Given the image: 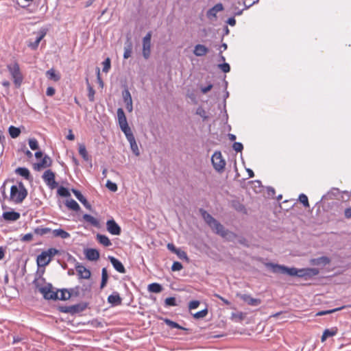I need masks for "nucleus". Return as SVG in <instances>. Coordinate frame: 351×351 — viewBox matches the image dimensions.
Segmentation results:
<instances>
[{
    "mask_svg": "<svg viewBox=\"0 0 351 351\" xmlns=\"http://www.w3.org/2000/svg\"><path fill=\"white\" fill-rule=\"evenodd\" d=\"M265 267L274 274H286L290 276L313 277L319 274V271L317 268L297 269L295 267H287L285 265L273 263H265Z\"/></svg>",
    "mask_w": 351,
    "mask_h": 351,
    "instance_id": "1",
    "label": "nucleus"
},
{
    "mask_svg": "<svg viewBox=\"0 0 351 351\" xmlns=\"http://www.w3.org/2000/svg\"><path fill=\"white\" fill-rule=\"evenodd\" d=\"M199 213H201L202 217L204 219L205 222L211 228L214 233L227 240H232L234 237V234L232 232L226 229V228L220 222H219L205 210L200 208Z\"/></svg>",
    "mask_w": 351,
    "mask_h": 351,
    "instance_id": "2",
    "label": "nucleus"
},
{
    "mask_svg": "<svg viewBox=\"0 0 351 351\" xmlns=\"http://www.w3.org/2000/svg\"><path fill=\"white\" fill-rule=\"evenodd\" d=\"M8 70L12 75L14 83L16 88H19L23 82V77L20 71L19 64L14 62L13 64L7 66Z\"/></svg>",
    "mask_w": 351,
    "mask_h": 351,
    "instance_id": "3",
    "label": "nucleus"
},
{
    "mask_svg": "<svg viewBox=\"0 0 351 351\" xmlns=\"http://www.w3.org/2000/svg\"><path fill=\"white\" fill-rule=\"evenodd\" d=\"M88 306L87 302H80L71 306H59L58 309L61 313H69L72 315L83 312Z\"/></svg>",
    "mask_w": 351,
    "mask_h": 351,
    "instance_id": "4",
    "label": "nucleus"
},
{
    "mask_svg": "<svg viewBox=\"0 0 351 351\" xmlns=\"http://www.w3.org/2000/svg\"><path fill=\"white\" fill-rule=\"evenodd\" d=\"M211 162L214 169L218 173H222L225 170L226 160L222 157L219 151H216L211 157Z\"/></svg>",
    "mask_w": 351,
    "mask_h": 351,
    "instance_id": "5",
    "label": "nucleus"
},
{
    "mask_svg": "<svg viewBox=\"0 0 351 351\" xmlns=\"http://www.w3.org/2000/svg\"><path fill=\"white\" fill-rule=\"evenodd\" d=\"M28 195L27 191H21L16 186L10 188V201L15 204H21Z\"/></svg>",
    "mask_w": 351,
    "mask_h": 351,
    "instance_id": "6",
    "label": "nucleus"
},
{
    "mask_svg": "<svg viewBox=\"0 0 351 351\" xmlns=\"http://www.w3.org/2000/svg\"><path fill=\"white\" fill-rule=\"evenodd\" d=\"M59 290L54 291L53 287L51 283H47L43 288L40 289V293L43 295V298L47 300H58Z\"/></svg>",
    "mask_w": 351,
    "mask_h": 351,
    "instance_id": "7",
    "label": "nucleus"
},
{
    "mask_svg": "<svg viewBox=\"0 0 351 351\" xmlns=\"http://www.w3.org/2000/svg\"><path fill=\"white\" fill-rule=\"evenodd\" d=\"M42 178L51 189H56L58 186V183L55 180V173L51 169L45 171Z\"/></svg>",
    "mask_w": 351,
    "mask_h": 351,
    "instance_id": "8",
    "label": "nucleus"
},
{
    "mask_svg": "<svg viewBox=\"0 0 351 351\" xmlns=\"http://www.w3.org/2000/svg\"><path fill=\"white\" fill-rule=\"evenodd\" d=\"M152 32H149L143 38V56L147 60L151 53Z\"/></svg>",
    "mask_w": 351,
    "mask_h": 351,
    "instance_id": "9",
    "label": "nucleus"
},
{
    "mask_svg": "<svg viewBox=\"0 0 351 351\" xmlns=\"http://www.w3.org/2000/svg\"><path fill=\"white\" fill-rule=\"evenodd\" d=\"M75 268L80 279H89L91 276L90 271L78 262H76Z\"/></svg>",
    "mask_w": 351,
    "mask_h": 351,
    "instance_id": "10",
    "label": "nucleus"
},
{
    "mask_svg": "<svg viewBox=\"0 0 351 351\" xmlns=\"http://www.w3.org/2000/svg\"><path fill=\"white\" fill-rule=\"evenodd\" d=\"M106 226L108 231L111 234L119 235L121 232V227L113 219L107 221Z\"/></svg>",
    "mask_w": 351,
    "mask_h": 351,
    "instance_id": "11",
    "label": "nucleus"
},
{
    "mask_svg": "<svg viewBox=\"0 0 351 351\" xmlns=\"http://www.w3.org/2000/svg\"><path fill=\"white\" fill-rule=\"evenodd\" d=\"M20 217V213L14 210L4 212L2 215L3 219L6 221H16Z\"/></svg>",
    "mask_w": 351,
    "mask_h": 351,
    "instance_id": "12",
    "label": "nucleus"
},
{
    "mask_svg": "<svg viewBox=\"0 0 351 351\" xmlns=\"http://www.w3.org/2000/svg\"><path fill=\"white\" fill-rule=\"evenodd\" d=\"M51 164L52 160L51 158L45 155L40 162L34 165V169L39 171L41 168L51 167Z\"/></svg>",
    "mask_w": 351,
    "mask_h": 351,
    "instance_id": "13",
    "label": "nucleus"
},
{
    "mask_svg": "<svg viewBox=\"0 0 351 351\" xmlns=\"http://www.w3.org/2000/svg\"><path fill=\"white\" fill-rule=\"evenodd\" d=\"M111 264L112 265L113 267L119 273L121 274H125L126 272V269L124 267L122 263L118 260L117 258L113 257V256H109L108 257Z\"/></svg>",
    "mask_w": 351,
    "mask_h": 351,
    "instance_id": "14",
    "label": "nucleus"
},
{
    "mask_svg": "<svg viewBox=\"0 0 351 351\" xmlns=\"http://www.w3.org/2000/svg\"><path fill=\"white\" fill-rule=\"evenodd\" d=\"M73 193L75 196V197L88 210H91L92 206L88 202V200L84 197V195L82 194V193L75 189H73L72 190Z\"/></svg>",
    "mask_w": 351,
    "mask_h": 351,
    "instance_id": "15",
    "label": "nucleus"
},
{
    "mask_svg": "<svg viewBox=\"0 0 351 351\" xmlns=\"http://www.w3.org/2000/svg\"><path fill=\"white\" fill-rule=\"evenodd\" d=\"M223 10V6L222 3H219L215 5L213 8L209 9L207 11L206 16L208 19H212L213 18H216L217 13L222 11Z\"/></svg>",
    "mask_w": 351,
    "mask_h": 351,
    "instance_id": "16",
    "label": "nucleus"
},
{
    "mask_svg": "<svg viewBox=\"0 0 351 351\" xmlns=\"http://www.w3.org/2000/svg\"><path fill=\"white\" fill-rule=\"evenodd\" d=\"M86 258L89 261H97L99 258V252L96 249L88 248L85 250Z\"/></svg>",
    "mask_w": 351,
    "mask_h": 351,
    "instance_id": "17",
    "label": "nucleus"
},
{
    "mask_svg": "<svg viewBox=\"0 0 351 351\" xmlns=\"http://www.w3.org/2000/svg\"><path fill=\"white\" fill-rule=\"evenodd\" d=\"M15 173L28 181L32 182L33 180L30 171L26 167H18L15 169Z\"/></svg>",
    "mask_w": 351,
    "mask_h": 351,
    "instance_id": "18",
    "label": "nucleus"
},
{
    "mask_svg": "<svg viewBox=\"0 0 351 351\" xmlns=\"http://www.w3.org/2000/svg\"><path fill=\"white\" fill-rule=\"evenodd\" d=\"M51 261V258H49L45 252L43 251L37 256L36 263L38 267H45Z\"/></svg>",
    "mask_w": 351,
    "mask_h": 351,
    "instance_id": "19",
    "label": "nucleus"
},
{
    "mask_svg": "<svg viewBox=\"0 0 351 351\" xmlns=\"http://www.w3.org/2000/svg\"><path fill=\"white\" fill-rule=\"evenodd\" d=\"M330 262V258L326 256H321L319 258H312L310 260V263L312 265L326 266V265L329 264Z\"/></svg>",
    "mask_w": 351,
    "mask_h": 351,
    "instance_id": "20",
    "label": "nucleus"
},
{
    "mask_svg": "<svg viewBox=\"0 0 351 351\" xmlns=\"http://www.w3.org/2000/svg\"><path fill=\"white\" fill-rule=\"evenodd\" d=\"M208 48L205 45L197 44L194 47L193 53L196 56H204L208 53Z\"/></svg>",
    "mask_w": 351,
    "mask_h": 351,
    "instance_id": "21",
    "label": "nucleus"
},
{
    "mask_svg": "<svg viewBox=\"0 0 351 351\" xmlns=\"http://www.w3.org/2000/svg\"><path fill=\"white\" fill-rule=\"evenodd\" d=\"M243 301L252 306H258L261 303L260 299L254 298L249 295H243Z\"/></svg>",
    "mask_w": 351,
    "mask_h": 351,
    "instance_id": "22",
    "label": "nucleus"
},
{
    "mask_svg": "<svg viewBox=\"0 0 351 351\" xmlns=\"http://www.w3.org/2000/svg\"><path fill=\"white\" fill-rule=\"evenodd\" d=\"M108 302L113 306H117L121 304L122 299L119 293L113 292L112 294L108 297Z\"/></svg>",
    "mask_w": 351,
    "mask_h": 351,
    "instance_id": "23",
    "label": "nucleus"
},
{
    "mask_svg": "<svg viewBox=\"0 0 351 351\" xmlns=\"http://www.w3.org/2000/svg\"><path fill=\"white\" fill-rule=\"evenodd\" d=\"M117 119L120 128L128 125L125 112L121 108L117 109Z\"/></svg>",
    "mask_w": 351,
    "mask_h": 351,
    "instance_id": "24",
    "label": "nucleus"
},
{
    "mask_svg": "<svg viewBox=\"0 0 351 351\" xmlns=\"http://www.w3.org/2000/svg\"><path fill=\"white\" fill-rule=\"evenodd\" d=\"M338 329L336 327H333L331 328H328L324 330L322 336L321 337V341L322 342L325 341L327 338L333 337L337 334Z\"/></svg>",
    "mask_w": 351,
    "mask_h": 351,
    "instance_id": "25",
    "label": "nucleus"
},
{
    "mask_svg": "<svg viewBox=\"0 0 351 351\" xmlns=\"http://www.w3.org/2000/svg\"><path fill=\"white\" fill-rule=\"evenodd\" d=\"M160 319L162 320L167 326H169L171 328H178L180 330H189V328H184L180 324H178L177 322H175L168 318L165 317H160Z\"/></svg>",
    "mask_w": 351,
    "mask_h": 351,
    "instance_id": "26",
    "label": "nucleus"
},
{
    "mask_svg": "<svg viewBox=\"0 0 351 351\" xmlns=\"http://www.w3.org/2000/svg\"><path fill=\"white\" fill-rule=\"evenodd\" d=\"M132 43L131 42L130 38H128L124 47V53H123V58L128 59L131 56L132 52Z\"/></svg>",
    "mask_w": 351,
    "mask_h": 351,
    "instance_id": "27",
    "label": "nucleus"
},
{
    "mask_svg": "<svg viewBox=\"0 0 351 351\" xmlns=\"http://www.w3.org/2000/svg\"><path fill=\"white\" fill-rule=\"evenodd\" d=\"M45 74L49 80H53V82H58L61 78L60 73L56 72L53 69L47 71Z\"/></svg>",
    "mask_w": 351,
    "mask_h": 351,
    "instance_id": "28",
    "label": "nucleus"
},
{
    "mask_svg": "<svg viewBox=\"0 0 351 351\" xmlns=\"http://www.w3.org/2000/svg\"><path fill=\"white\" fill-rule=\"evenodd\" d=\"M97 241L105 247H109L112 245V243L109 238L101 234H97L96 236Z\"/></svg>",
    "mask_w": 351,
    "mask_h": 351,
    "instance_id": "29",
    "label": "nucleus"
},
{
    "mask_svg": "<svg viewBox=\"0 0 351 351\" xmlns=\"http://www.w3.org/2000/svg\"><path fill=\"white\" fill-rule=\"evenodd\" d=\"M45 34H46V32L40 31L38 33V35L36 36V40H34V42L29 43L28 46L29 47H31L32 49H36L38 47V46L40 42L41 41V40L45 37Z\"/></svg>",
    "mask_w": 351,
    "mask_h": 351,
    "instance_id": "30",
    "label": "nucleus"
},
{
    "mask_svg": "<svg viewBox=\"0 0 351 351\" xmlns=\"http://www.w3.org/2000/svg\"><path fill=\"white\" fill-rule=\"evenodd\" d=\"M53 235L55 237H60L62 239H68L70 237V234L63 229H55L52 231Z\"/></svg>",
    "mask_w": 351,
    "mask_h": 351,
    "instance_id": "31",
    "label": "nucleus"
},
{
    "mask_svg": "<svg viewBox=\"0 0 351 351\" xmlns=\"http://www.w3.org/2000/svg\"><path fill=\"white\" fill-rule=\"evenodd\" d=\"M65 204L70 210L74 211L80 210V206H79L77 202L73 199L66 200Z\"/></svg>",
    "mask_w": 351,
    "mask_h": 351,
    "instance_id": "32",
    "label": "nucleus"
},
{
    "mask_svg": "<svg viewBox=\"0 0 351 351\" xmlns=\"http://www.w3.org/2000/svg\"><path fill=\"white\" fill-rule=\"evenodd\" d=\"M128 141L130 143V148L134 154L136 156H138L140 155V152L135 137L134 136L132 138L128 139Z\"/></svg>",
    "mask_w": 351,
    "mask_h": 351,
    "instance_id": "33",
    "label": "nucleus"
},
{
    "mask_svg": "<svg viewBox=\"0 0 351 351\" xmlns=\"http://www.w3.org/2000/svg\"><path fill=\"white\" fill-rule=\"evenodd\" d=\"M147 289L149 292L158 293L163 290V288L161 285L154 282L148 285Z\"/></svg>",
    "mask_w": 351,
    "mask_h": 351,
    "instance_id": "34",
    "label": "nucleus"
},
{
    "mask_svg": "<svg viewBox=\"0 0 351 351\" xmlns=\"http://www.w3.org/2000/svg\"><path fill=\"white\" fill-rule=\"evenodd\" d=\"M83 219L95 227H98L99 225V221L88 214H84L83 215Z\"/></svg>",
    "mask_w": 351,
    "mask_h": 351,
    "instance_id": "35",
    "label": "nucleus"
},
{
    "mask_svg": "<svg viewBox=\"0 0 351 351\" xmlns=\"http://www.w3.org/2000/svg\"><path fill=\"white\" fill-rule=\"evenodd\" d=\"M108 280V271H107L106 268L104 267L101 270V285H100L101 289H104L106 286Z\"/></svg>",
    "mask_w": 351,
    "mask_h": 351,
    "instance_id": "36",
    "label": "nucleus"
},
{
    "mask_svg": "<svg viewBox=\"0 0 351 351\" xmlns=\"http://www.w3.org/2000/svg\"><path fill=\"white\" fill-rule=\"evenodd\" d=\"M79 154L85 161L89 160V156L84 144H80L78 148Z\"/></svg>",
    "mask_w": 351,
    "mask_h": 351,
    "instance_id": "37",
    "label": "nucleus"
},
{
    "mask_svg": "<svg viewBox=\"0 0 351 351\" xmlns=\"http://www.w3.org/2000/svg\"><path fill=\"white\" fill-rule=\"evenodd\" d=\"M59 291L61 293L60 296H58L59 300H68L71 298V294H69V289H58Z\"/></svg>",
    "mask_w": 351,
    "mask_h": 351,
    "instance_id": "38",
    "label": "nucleus"
},
{
    "mask_svg": "<svg viewBox=\"0 0 351 351\" xmlns=\"http://www.w3.org/2000/svg\"><path fill=\"white\" fill-rule=\"evenodd\" d=\"M249 184H250L251 188L254 189L255 193H260L261 191L262 184H261V181H259V180L250 181V182H249Z\"/></svg>",
    "mask_w": 351,
    "mask_h": 351,
    "instance_id": "39",
    "label": "nucleus"
},
{
    "mask_svg": "<svg viewBox=\"0 0 351 351\" xmlns=\"http://www.w3.org/2000/svg\"><path fill=\"white\" fill-rule=\"evenodd\" d=\"M51 232V228H43V227H37L34 228V232L37 235H45Z\"/></svg>",
    "mask_w": 351,
    "mask_h": 351,
    "instance_id": "40",
    "label": "nucleus"
},
{
    "mask_svg": "<svg viewBox=\"0 0 351 351\" xmlns=\"http://www.w3.org/2000/svg\"><path fill=\"white\" fill-rule=\"evenodd\" d=\"M8 131L10 136L13 138H17L21 134V130L13 125L10 126Z\"/></svg>",
    "mask_w": 351,
    "mask_h": 351,
    "instance_id": "41",
    "label": "nucleus"
},
{
    "mask_svg": "<svg viewBox=\"0 0 351 351\" xmlns=\"http://www.w3.org/2000/svg\"><path fill=\"white\" fill-rule=\"evenodd\" d=\"M345 308H346V306H342L341 307H338V308L330 309V310L319 311L316 313V315L317 316H322V315L330 314V313L339 311L340 310H342Z\"/></svg>",
    "mask_w": 351,
    "mask_h": 351,
    "instance_id": "42",
    "label": "nucleus"
},
{
    "mask_svg": "<svg viewBox=\"0 0 351 351\" xmlns=\"http://www.w3.org/2000/svg\"><path fill=\"white\" fill-rule=\"evenodd\" d=\"M195 114L201 117L204 121H207L209 118L207 112L202 106L197 108Z\"/></svg>",
    "mask_w": 351,
    "mask_h": 351,
    "instance_id": "43",
    "label": "nucleus"
},
{
    "mask_svg": "<svg viewBox=\"0 0 351 351\" xmlns=\"http://www.w3.org/2000/svg\"><path fill=\"white\" fill-rule=\"evenodd\" d=\"M121 131L124 133V134L125 135V137L127 138V140L128 139H130L132 138V137H134V134L131 130V128L129 127V125H125V126H123V127H121L120 128Z\"/></svg>",
    "mask_w": 351,
    "mask_h": 351,
    "instance_id": "44",
    "label": "nucleus"
},
{
    "mask_svg": "<svg viewBox=\"0 0 351 351\" xmlns=\"http://www.w3.org/2000/svg\"><path fill=\"white\" fill-rule=\"evenodd\" d=\"M122 97L125 104L132 101L131 94L128 88L123 90Z\"/></svg>",
    "mask_w": 351,
    "mask_h": 351,
    "instance_id": "45",
    "label": "nucleus"
},
{
    "mask_svg": "<svg viewBox=\"0 0 351 351\" xmlns=\"http://www.w3.org/2000/svg\"><path fill=\"white\" fill-rule=\"evenodd\" d=\"M87 84H88V97L90 101H95V91L93 89V88L88 83V79L86 80Z\"/></svg>",
    "mask_w": 351,
    "mask_h": 351,
    "instance_id": "46",
    "label": "nucleus"
},
{
    "mask_svg": "<svg viewBox=\"0 0 351 351\" xmlns=\"http://www.w3.org/2000/svg\"><path fill=\"white\" fill-rule=\"evenodd\" d=\"M165 304L166 306H176L178 305L176 299L174 297H169L165 299Z\"/></svg>",
    "mask_w": 351,
    "mask_h": 351,
    "instance_id": "47",
    "label": "nucleus"
},
{
    "mask_svg": "<svg viewBox=\"0 0 351 351\" xmlns=\"http://www.w3.org/2000/svg\"><path fill=\"white\" fill-rule=\"evenodd\" d=\"M58 194L61 196V197H69L70 196V193L69 191V190L64 187V186H60L58 189Z\"/></svg>",
    "mask_w": 351,
    "mask_h": 351,
    "instance_id": "48",
    "label": "nucleus"
},
{
    "mask_svg": "<svg viewBox=\"0 0 351 351\" xmlns=\"http://www.w3.org/2000/svg\"><path fill=\"white\" fill-rule=\"evenodd\" d=\"M207 314H208V309L204 308L199 312H197V313L193 314V317L195 319H200V318H203V317H206Z\"/></svg>",
    "mask_w": 351,
    "mask_h": 351,
    "instance_id": "49",
    "label": "nucleus"
},
{
    "mask_svg": "<svg viewBox=\"0 0 351 351\" xmlns=\"http://www.w3.org/2000/svg\"><path fill=\"white\" fill-rule=\"evenodd\" d=\"M80 287L79 286H76L73 288L69 289V294H71V298L72 296L73 297H78L80 295Z\"/></svg>",
    "mask_w": 351,
    "mask_h": 351,
    "instance_id": "50",
    "label": "nucleus"
},
{
    "mask_svg": "<svg viewBox=\"0 0 351 351\" xmlns=\"http://www.w3.org/2000/svg\"><path fill=\"white\" fill-rule=\"evenodd\" d=\"M299 201L303 204V206L306 208L309 207V203L307 196L305 194H300L299 195Z\"/></svg>",
    "mask_w": 351,
    "mask_h": 351,
    "instance_id": "51",
    "label": "nucleus"
},
{
    "mask_svg": "<svg viewBox=\"0 0 351 351\" xmlns=\"http://www.w3.org/2000/svg\"><path fill=\"white\" fill-rule=\"evenodd\" d=\"M29 145L32 150H36L39 149L38 141L36 138L29 139Z\"/></svg>",
    "mask_w": 351,
    "mask_h": 351,
    "instance_id": "52",
    "label": "nucleus"
},
{
    "mask_svg": "<svg viewBox=\"0 0 351 351\" xmlns=\"http://www.w3.org/2000/svg\"><path fill=\"white\" fill-rule=\"evenodd\" d=\"M45 278H42L41 279H38V278H36L33 281V285H34L35 288L38 290L40 292V289L43 288V286H41L42 282H45Z\"/></svg>",
    "mask_w": 351,
    "mask_h": 351,
    "instance_id": "53",
    "label": "nucleus"
},
{
    "mask_svg": "<svg viewBox=\"0 0 351 351\" xmlns=\"http://www.w3.org/2000/svg\"><path fill=\"white\" fill-rule=\"evenodd\" d=\"M103 71L105 73H108L110 69L111 66V61L109 58H107L104 62H103Z\"/></svg>",
    "mask_w": 351,
    "mask_h": 351,
    "instance_id": "54",
    "label": "nucleus"
},
{
    "mask_svg": "<svg viewBox=\"0 0 351 351\" xmlns=\"http://www.w3.org/2000/svg\"><path fill=\"white\" fill-rule=\"evenodd\" d=\"M47 256L51 259V258L59 253V250L56 248H49L46 251H44Z\"/></svg>",
    "mask_w": 351,
    "mask_h": 351,
    "instance_id": "55",
    "label": "nucleus"
},
{
    "mask_svg": "<svg viewBox=\"0 0 351 351\" xmlns=\"http://www.w3.org/2000/svg\"><path fill=\"white\" fill-rule=\"evenodd\" d=\"M106 186L110 191L112 192H116L118 189L117 184L111 182L110 180L107 181Z\"/></svg>",
    "mask_w": 351,
    "mask_h": 351,
    "instance_id": "56",
    "label": "nucleus"
},
{
    "mask_svg": "<svg viewBox=\"0 0 351 351\" xmlns=\"http://www.w3.org/2000/svg\"><path fill=\"white\" fill-rule=\"evenodd\" d=\"M218 68L220 69L223 73H228L230 71L229 64L223 62L218 64Z\"/></svg>",
    "mask_w": 351,
    "mask_h": 351,
    "instance_id": "57",
    "label": "nucleus"
},
{
    "mask_svg": "<svg viewBox=\"0 0 351 351\" xmlns=\"http://www.w3.org/2000/svg\"><path fill=\"white\" fill-rule=\"evenodd\" d=\"M176 254L178 256V257L180 258V259H185V260H188V256H187V254L186 253L182 250L181 249H178L177 251L176 252Z\"/></svg>",
    "mask_w": 351,
    "mask_h": 351,
    "instance_id": "58",
    "label": "nucleus"
},
{
    "mask_svg": "<svg viewBox=\"0 0 351 351\" xmlns=\"http://www.w3.org/2000/svg\"><path fill=\"white\" fill-rule=\"evenodd\" d=\"M183 268V266L181 263L178 261L173 262L171 266V270L173 271H180Z\"/></svg>",
    "mask_w": 351,
    "mask_h": 351,
    "instance_id": "59",
    "label": "nucleus"
},
{
    "mask_svg": "<svg viewBox=\"0 0 351 351\" xmlns=\"http://www.w3.org/2000/svg\"><path fill=\"white\" fill-rule=\"evenodd\" d=\"M92 285L91 284H84L81 288L82 291L84 295L86 293H90L91 291Z\"/></svg>",
    "mask_w": 351,
    "mask_h": 351,
    "instance_id": "60",
    "label": "nucleus"
},
{
    "mask_svg": "<svg viewBox=\"0 0 351 351\" xmlns=\"http://www.w3.org/2000/svg\"><path fill=\"white\" fill-rule=\"evenodd\" d=\"M33 0H16L17 3L22 8H25L29 5Z\"/></svg>",
    "mask_w": 351,
    "mask_h": 351,
    "instance_id": "61",
    "label": "nucleus"
},
{
    "mask_svg": "<svg viewBox=\"0 0 351 351\" xmlns=\"http://www.w3.org/2000/svg\"><path fill=\"white\" fill-rule=\"evenodd\" d=\"M258 0H244L243 1V5L245 6V8H248L254 3H257Z\"/></svg>",
    "mask_w": 351,
    "mask_h": 351,
    "instance_id": "62",
    "label": "nucleus"
},
{
    "mask_svg": "<svg viewBox=\"0 0 351 351\" xmlns=\"http://www.w3.org/2000/svg\"><path fill=\"white\" fill-rule=\"evenodd\" d=\"M200 302L198 300H192L189 304V308L190 310L197 308Z\"/></svg>",
    "mask_w": 351,
    "mask_h": 351,
    "instance_id": "63",
    "label": "nucleus"
},
{
    "mask_svg": "<svg viewBox=\"0 0 351 351\" xmlns=\"http://www.w3.org/2000/svg\"><path fill=\"white\" fill-rule=\"evenodd\" d=\"M32 239H33V234L32 233H27L22 237L21 241L23 242H29Z\"/></svg>",
    "mask_w": 351,
    "mask_h": 351,
    "instance_id": "64",
    "label": "nucleus"
}]
</instances>
